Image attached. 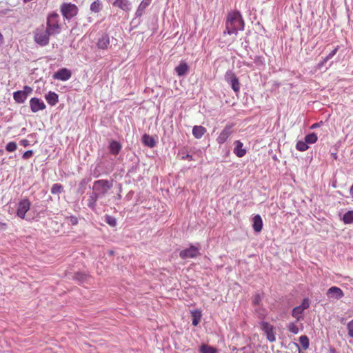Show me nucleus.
<instances>
[{"mask_svg": "<svg viewBox=\"0 0 353 353\" xmlns=\"http://www.w3.org/2000/svg\"><path fill=\"white\" fill-rule=\"evenodd\" d=\"M244 29V21L239 11H234L228 13L225 22L224 34H237L239 30Z\"/></svg>", "mask_w": 353, "mask_h": 353, "instance_id": "nucleus-1", "label": "nucleus"}, {"mask_svg": "<svg viewBox=\"0 0 353 353\" xmlns=\"http://www.w3.org/2000/svg\"><path fill=\"white\" fill-rule=\"evenodd\" d=\"M50 34H57L61 31V26L59 24V16L57 12L50 13L47 18V28Z\"/></svg>", "mask_w": 353, "mask_h": 353, "instance_id": "nucleus-2", "label": "nucleus"}, {"mask_svg": "<svg viewBox=\"0 0 353 353\" xmlns=\"http://www.w3.org/2000/svg\"><path fill=\"white\" fill-rule=\"evenodd\" d=\"M60 11L64 19L70 20L78 14L79 8L72 3H63L60 7Z\"/></svg>", "mask_w": 353, "mask_h": 353, "instance_id": "nucleus-3", "label": "nucleus"}, {"mask_svg": "<svg viewBox=\"0 0 353 353\" xmlns=\"http://www.w3.org/2000/svg\"><path fill=\"white\" fill-rule=\"evenodd\" d=\"M50 35H52L50 32L44 26H41L36 30L34 39L37 43L45 46L49 43Z\"/></svg>", "mask_w": 353, "mask_h": 353, "instance_id": "nucleus-4", "label": "nucleus"}, {"mask_svg": "<svg viewBox=\"0 0 353 353\" xmlns=\"http://www.w3.org/2000/svg\"><path fill=\"white\" fill-rule=\"evenodd\" d=\"M225 81L231 85L232 90L235 92L240 90V83L236 74L232 70H228L225 74Z\"/></svg>", "mask_w": 353, "mask_h": 353, "instance_id": "nucleus-5", "label": "nucleus"}, {"mask_svg": "<svg viewBox=\"0 0 353 353\" xmlns=\"http://www.w3.org/2000/svg\"><path fill=\"white\" fill-rule=\"evenodd\" d=\"M199 254L198 247L191 245L188 248H186L180 252L179 256L182 259L194 258Z\"/></svg>", "mask_w": 353, "mask_h": 353, "instance_id": "nucleus-6", "label": "nucleus"}, {"mask_svg": "<svg viewBox=\"0 0 353 353\" xmlns=\"http://www.w3.org/2000/svg\"><path fill=\"white\" fill-rule=\"evenodd\" d=\"M30 202L28 199H24L21 200L19 203L17 211V214L19 217L24 219L26 213L30 210Z\"/></svg>", "mask_w": 353, "mask_h": 353, "instance_id": "nucleus-7", "label": "nucleus"}, {"mask_svg": "<svg viewBox=\"0 0 353 353\" xmlns=\"http://www.w3.org/2000/svg\"><path fill=\"white\" fill-rule=\"evenodd\" d=\"M111 187L112 183L108 180H98L94 182L93 188L96 190H101L103 194H105Z\"/></svg>", "mask_w": 353, "mask_h": 353, "instance_id": "nucleus-8", "label": "nucleus"}, {"mask_svg": "<svg viewBox=\"0 0 353 353\" xmlns=\"http://www.w3.org/2000/svg\"><path fill=\"white\" fill-rule=\"evenodd\" d=\"M326 295L329 299L338 300L344 296V293L340 288L332 286L327 290Z\"/></svg>", "mask_w": 353, "mask_h": 353, "instance_id": "nucleus-9", "label": "nucleus"}, {"mask_svg": "<svg viewBox=\"0 0 353 353\" xmlns=\"http://www.w3.org/2000/svg\"><path fill=\"white\" fill-rule=\"evenodd\" d=\"M30 109L32 112H37L46 108V105L43 101L38 98H32L30 101Z\"/></svg>", "mask_w": 353, "mask_h": 353, "instance_id": "nucleus-10", "label": "nucleus"}, {"mask_svg": "<svg viewBox=\"0 0 353 353\" xmlns=\"http://www.w3.org/2000/svg\"><path fill=\"white\" fill-rule=\"evenodd\" d=\"M71 75L72 73L70 70L67 68H61L53 74V79L61 81H67L71 77Z\"/></svg>", "mask_w": 353, "mask_h": 353, "instance_id": "nucleus-11", "label": "nucleus"}, {"mask_svg": "<svg viewBox=\"0 0 353 353\" xmlns=\"http://www.w3.org/2000/svg\"><path fill=\"white\" fill-rule=\"evenodd\" d=\"M231 134H232L231 126H230V125L225 126L224 128V129L221 131V132L219 134V137H217L216 141L219 144L224 143L227 141V139H228V137L230 136Z\"/></svg>", "mask_w": 353, "mask_h": 353, "instance_id": "nucleus-12", "label": "nucleus"}, {"mask_svg": "<svg viewBox=\"0 0 353 353\" xmlns=\"http://www.w3.org/2000/svg\"><path fill=\"white\" fill-rule=\"evenodd\" d=\"M113 6L125 12H128L131 9V3L129 0H115Z\"/></svg>", "mask_w": 353, "mask_h": 353, "instance_id": "nucleus-13", "label": "nucleus"}, {"mask_svg": "<svg viewBox=\"0 0 353 353\" xmlns=\"http://www.w3.org/2000/svg\"><path fill=\"white\" fill-rule=\"evenodd\" d=\"M152 0H142L136 10L135 15L137 17H141L145 11V9L150 5Z\"/></svg>", "mask_w": 353, "mask_h": 353, "instance_id": "nucleus-14", "label": "nucleus"}, {"mask_svg": "<svg viewBox=\"0 0 353 353\" xmlns=\"http://www.w3.org/2000/svg\"><path fill=\"white\" fill-rule=\"evenodd\" d=\"M110 44V38L107 34H103L97 41V46L99 49H107Z\"/></svg>", "mask_w": 353, "mask_h": 353, "instance_id": "nucleus-15", "label": "nucleus"}, {"mask_svg": "<svg viewBox=\"0 0 353 353\" xmlns=\"http://www.w3.org/2000/svg\"><path fill=\"white\" fill-rule=\"evenodd\" d=\"M235 148L234 149V153L238 157H243L245 153L246 150L243 148V144L242 142H241L239 140H237L234 142Z\"/></svg>", "mask_w": 353, "mask_h": 353, "instance_id": "nucleus-16", "label": "nucleus"}, {"mask_svg": "<svg viewBox=\"0 0 353 353\" xmlns=\"http://www.w3.org/2000/svg\"><path fill=\"white\" fill-rule=\"evenodd\" d=\"M252 227L256 232H259L263 228V221L260 215L257 214L253 217Z\"/></svg>", "mask_w": 353, "mask_h": 353, "instance_id": "nucleus-17", "label": "nucleus"}, {"mask_svg": "<svg viewBox=\"0 0 353 353\" xmlns=\"http://www.w3.org/2000/svg\"><path fill=\"white\" fill-rule=\"evenodd\" d=\"M46 100L50 105H54L58 102L59 96L54 92H49L45 97Z\"/></svg>", "mask_w": 353, "mask_h": 353, "instance_id": "nucleus-18", "label": "nucleus"}, {"mask_svg": "<svg viewBox=\"0 0 353 353\" xmlns=\"http://www.w3.org/2000/svg\"><path fill=\"white\" fill-rule=\"evenodd\" d=\"M121 149L120 143L116 141H112L109 145V150L112 154L117 155L119 153Z\"/></svg>", "mask_w": 353, "mask_h": 353, "instance_id": "nucleus-19", "label": "nucleus"}, {"mask_svg": "<svg viewBox=\"0 0 353 353\" xmlns=\"http://www.w3.org/2000/svg\"><path fill=\"white\" fill-rule=\"evenodd\" d=\"M206 132V129L201 125H195L192 129V134L196 139H200Z\"/></svg>", "mask_w": 353, "mask_h": 353, "instance_id": "nucleus-20", "label": "nucleus"}, {"mask_svg": "<svg viewBox=\"0 0 353 353\" xmlns=\"http://www.w3.org/2000/svg\"><path fill=\"white\" fill-rule=\"evenodd\" d=\"M143 143L150 148H153L156 145L154 139L149 134H145L142 137Z\"/></svg>", "mask_w": 353, "mask_h": 353, "instance_id": "nucleus-21", "label": "nucleus"}, {"mask_svg": "<svg viewBox=\"0 0 353 353\" xmlns=\"http://www.w3.org/2000/svg\"><path fill=\"white\" fill-rule=\"evenodd\" d=\"M190 67L188 63L183 61L178 65V76H183L188 74Z\"/></svg>", "mask_w": 353, "mask_h": 353, "instance_id": "nucleus-22", "label": "nucleus"}, {"mask_svg": "<svg viewBox=\"0 0 353 353\" xmlns=\"http://www.w3.org/2000/svg\"><path fill=\"white\" fill-rule=\"evenodd\" d=\"M103 8L102 3L100 0H95L90 5V10L94 13H99Z\"/></svg>", "mask_w": 353, "mask_h": 353, "instance_id": "nucleus-23", "label": "nucleus"}, {"mask_svg": "<svg viewBox=\"0 0 353 353\" xmlns=\"http://www.w3.org/2000/svg\"><path fill=\"white\" fill-rule=\"evenodd\" d=\"M303 310L299 305L295 307L292 312V316L296 318V321H299L303 319L302 313L303 312Z\"/></svg>", "mask_w": 353, "mask_h": 353, "instance_id": "nucleus-24", "label": "nucleus"}, {"mask_svg": "<svg viewBox=\"0 0 353 353\" xmlns=\"http://www.w3.org/2000/svg\"><path fill=\"white\" fill-rule=\"evenodd\" d=\"M200 353H216L217 350L207 344H203L199 347Z\"/></svg>", "mask_w": 353, "mask_h": 353, "instance_id": "nucleus-25", "label": "nucleus"}, {"mask_svg": "<svg viewBox=\"0 0 353 353\" xmlns=\"http://www.w3.org/2000/svg\"><path fill=\"white\" fill-rule=\"evenodd\" d=\"M13 97H14V99L17 103H23L27 99L25 93L22 92L20 90L14 92V94H13Z\"/></svg>", "mask_w": 353, "mask_h": 353, "instance_id": "nucleus-26", "label": "nucleus"}, {"mask_svg": "<svg viewBox=\"0 0 353 353\" xmlns=\"http://www.w3.org/2000/svg\"><path fill=\"white\" fill-rule=\"evenodd\" d=\"M192 314V325L196 326L201 321V313L200 311L194 310L191 312Z\"/></svg>", "mask_w": 353, "mask_h": 353, "instance_id": "nucleus-27", "label": "nucleus"}, {"mask_svg": "<svg viewBox=\"0 0 353 353\" xmlns=\"http://www.w3.org/2000/svg\"><path fill=\"white\" fill-rule=\"evenodd\" d=\"M343 221L345 224H350L353 223V210H349L344 214Z\"/></svg>", "mask_w": 353, "mask_h": 353, "instance_id": "nucleus-28", "label": "nucleus"}, {"mask_svg": "<svg viewBox=\"0 0 353 353\" xmlns=\"http://www.w3.org/2000/svg\"><path fill=\"white\" fill-rule=\"evenodd\" d=\"M317 139V135L314 132L310 133L305 137V141L307 144H313L316 142Z\"/></svg>", "mask_w": 353, "mask_h": 353, "instance_id": "nucleus-29", "label": "nucleus"}, {"mask_svg": "<svg viewBox=\"0 0 353 353\" xmlns=\"http://www.w3.org/2000/svg\"><path fill=\"white\" fill-rule=\"evenodd\" d=\"M299 342L304 350H307L310 345V341L307 336L303 335L299 338Z\"/></svg>", "mask_w": 353, "mask_h": 353, "instance_id": "nucleus-30", "label": "nucleus"}, {"mask_svg": "<svg viewBox=\"0 0 353 353\" xmlns=\"http://www.w3.org/2000/svg\"><path fill=\"white\" fill-rule=\"evenodd\" d=\"M296 148L301 152H303L308 149V145H307V143L305 141H299L296 143Z\"/></svg>", "mask_w": 353, "mask_h": 353, "instance_id": "nucleus-31", "label": "nucleus"}, {"mask_svg": "<svg viewBox=\"0 0 353 353\" xmlns=\"http://www.w3.org/2000/svg\"><path fill=\"white\" fill-rule=\"evenodd\" d=\"M63 188L61 184L55 183L51 188V193L53 194H59L63 191Z\"/></svg>", "mask_w": 353, "mask_h": 353, "instance_id": "nucleus-32", "label": "nucleus"}, {"mask_svg": "<svg viewBox=\"0 0 353 353\" xmlns=\"http://www.w3.org/2000/svg\"><path fill=\"white\" fill-rule=\"evenodd\" d=\"M88 278L89 276L88 274L81 272H77L74 275V279L79 281L81 283L85 282Z\"/></svg>", "mask_w": 353, "mask_h": 353, "instance_id": "nucleus-33", "label": "nucleus"}, {"mask_svg": "<svg viewBox=\"0 0 353 353\" xmlns=\"http://www.w3.org/2000/svg\"><path fill=\"white\" fill-rule=\"evenodd\" d=\"M98 199V195L96 193H92L90 196L88 206L91 208H93L95 205V203Z\"/></svg>", "mask_w": 353, "mask_h": 353, "instance_id": "nucleus-34", "label": "nucleus"}, {"mask_svg": "<svg viewBox=\"0 0 353 353\" xmlns=\"http://www.w3.org/2000/svg\"><path fill=\"white\" fill-rule=\"evenodd\" d=\"M261 328L265 334L273 331L272 326L268 322H262Z\"/></svg>", "mask_w": 353, "mask_h": 353, "instance_id": "nucleus-35", "label": "nucleus"}, {"mask_svg": "<svg viewBox=\"0 0 353 353\" xmlns=\"http://www.w3.org/2000/svg\"><path fill=\"white\" fill-rule=\"evenodd\" d=\"M17 143L14 141L9 142L6 146V150L9 152L15 151L17 150Z\"/></svg>", "mask_w": 353, "mask_h": 353, "instance_id": "nucleus-36", "label": "nucleus"}, {"mask_svg": "<svg viewBox=\"0 0 353 353\" xmlns=\"http://www.w3.org/2000/svg\"><path fill=\"white\" fill-rule=\"evenodd\" d=\"M288 330L294 334H296L299 332V327L294 323H290L288 325Z\"/></svg>", "mask_w": 353, "mask_h": 353, "instance_id": "nucleus-37", "label": "nucleus"}, {"mask_svg": "<svg viewBox=\"0 0 353 353\" xmlns=\"http://www.w3.org/2000/svg\"><path fill=\"white\" fill-rule=\"evenodd\" d=\"M106 222L111 226L114 227L117 225V220L111 216H106Z\"/></svg>", "mask_w": 353, "mask_h": 353, "instance_id": "nucleus-38", "label": "nucleus"}, {"mask_svg": "<svg viewBox=\"0 0 353 353\" xmlns=\"http://www.w3.org/2000/svg\"><path fill=\"white\" fill-rule=\"evenodd\" d=\"M347 327L348 330V335L353 338V319L351 320L347 325Z\"/></svg>", "mask_w": 353, "mask_h": 353, "instance_id": "nucleus-39", "label": "nucleus"}, {"mask_svg": "<svg viewBox=\"0 0 353 353\" xmlns=\"http://www.w3.org/2000/svg\"><path fill=\"white\" fill-rule=\"evenodd\" d=\"M254 62L259 66L264 64L263 58L261 56H256L254 59Z\"/></svg>", "mask_w": 353, "mask_h": 353, "instance_id": "nucleus-40", "label": "nucleus"}, {"mask_svg": "<svg viewBox=\"0 0 353 353\" xmlns=\"http://www.w3.org/2000/svg\"><path fill=\"white\" fill-rule=\"evenodd\" d=\"M339 50V46H337L336 48H335L332 52H330L329 53V54L327 56H326L325 57V61H328L330 60V59H332L337 52Z\"/></svg>", "mask_w": 353, "mask_h": 353, "instance_id": "nucleus-41", "label": "nucleus"}, {"mask_svg": "<svg viewBox=\"0 0 353 353\" xmlns=\"http://www.w3.org/2000/svg\"><path fill=\"white\" fill-rule=\"evenodd\" d=\"M303 310L310 307V301L308 299H304L302 303L299 305Z\"/></svg>", "mask_w": 353, "mask_h": 353, "instance_id": "nucleus-42", "label": "nucleus"}, {"mask_svg": "<svg viewBox=\"0 0 353 353\" xmlns=\"http://www.w3.org/2000/svg\"><path fill=\"white\" fill-rule=\"evenodd\" d=\"M21 91L25 93L26 97H28V95L32 92V89L30 86L26 85L24 86L23 90Z\"/></svg>", "mask_w": 353, "mask_h": 353, "instance_id": "nucleus-43", "label": "nucleus"}, {"mask_svg": "<svg viewBox=\"0 0 353 353\" xmlns=\"http://www.w3.org/2000/svg\"><path fill=\"white\" fill-rule=\"evenodd\" d=\"M266 335H267V339H268L269 341L273 342L276 340V337L274 334L273 331L267 333Z\"/></svg>", "mask_w": 353, "mask_h": 353, "instance_id": "nucleus-44", "label": "nucleus"}, {"mask_svg": "<svg viewBox=\"0 0 353 353\" xmlns=\"http://www.w3.org/2000/svg\"><path fill=\"white\" fill-rule=\"evenodd\" d=\"M32 154H33L32 150H28L23 153V158L24 159H28L30 157H32Z\"/></svg>", "mask_w": 353, "mask_h": 353, "instance_id": "nucleus-45", "label": "nucleus"}, {"mask_svg": "<svg viewBox=\"0 0 353 353\" xmlns=\"http://www.w3.org/2000/svg\"><path fill=\"white\" fill-rule=\"evenodd\" d=\"M253 304L254 305H259L261 302V296L259 294H256L253 298Z\"/></svg>", "mask_w": 353, "mask_h": 353, "instance_id": "nucleus-46", "label": "nucleus"}, {"mask_svg": "<svg viewBox=\"0 0 353 353\" xmlns=\"http://www.w3.org/2000/svg\"><path fill=\"white\" fill-rule=\"evenodd\" d=\"M178 154L181 155V158L183 159H188L189 161L192 159V156L190 154H187L186 156H184V153L183 152H180Z\"/></svg>", "mask_w": 353, "mask_h": 353, "instance_id": "nucleus-47", "label": "nucleus"}, {"mask_svg": "<svg viewBox=\"0 0 353 353\" xmlns=\"http://www.w3.org/2000/svg\"><path fill=\"white\" fill-rule=\"evenodd\" d=\"M323 121L315 123L310 126V129H316L317 128H319L323 125Z\"/></svg>", "mask_w": 353, "mask_h": 353, "instance_id": "nucleus-48", "label": "nucleus"}, {"mask_svg": "<svg viewBox=\"0 0 353 353\" xmlns=\"http://www.w3.org/2000/svg\"><path fill=\"white\" fill-rule=\"evenodd\" d=\"M21 144H22L23 146H25V147H26V146H28V145H29V141H28V140H25V139H24V140H22V141H21Z\"/></svg>", "mask_w": 353, "mask_h": 353, "instance_id": "nucleus-49", "label": "nucleus"}, {"mask_svg": "<svg viewBox=\"0 0 353 353\" xmlns=\"http://www.w3.org/2000/svg\"><path fill=\"white\" fill-rule=\"evenodd\" d=\"M327 61H325V58L323 59V61L321 62H320L319 64H318V67L319 68H321Z\"/></svg>", "mask_w": 353, "mask_h": 353, "instance_id": "nucleus-50", "label": "nucleus"}, {"mask_svg": "<svg viewBox=\"0 0 353 353\" xmlns=\"http://www.w3.org/2000/svg\"><path fill=\"white\" fill-rule=\"evenodd\" d=\"M331 156L334 159H337V154L336 152H332L331 153Z\"/></svg>", "mask_w": 353, "mask_h": 353, "instance_id": "nucleus-51", "label": "nucleus"}, {"mask_svg": "<svg viewBox=\"0 0 353 353\" xmlns=\"http://www.w3.org/2000/svg\"><path fill=\"white\" fill-rule=\"evenodd\" d=\"M350 192L353 198V185L350 187Z\"/></svg>", "mask_w": 353, "mask_h": 353, "instance_id": "nucleus-52", "label": "nucleus"}, {"mask_svg": "<svg viewBox=\"0 0 353 353\" xmlns=\"http://www.w3.org/2000/svg\"><path fill=\"white\" fill-rule=\"evenodd\" d=\"M2 40H3V37H2L1 34L0 33V44L2 43Z\"/></svg>", "mask_w": 353, "mask_h": 353, "instance_id": "nucleus-53", "label": "nucleus"}, {"mask_svg": "<svg viewBox=\"0 0 353 353\" xmlns=\"http://www.w3.org/2000/svg\"><path fill=\"white\" fill-rule=\"evenodd\" d=\"M299 353H305V352H302L301 350H299Z\"/></svg>", "mask_w": 353, "mask_h": 353, "instance_id": "nucleus-54", "label": "nucleus"}]
</instances>
